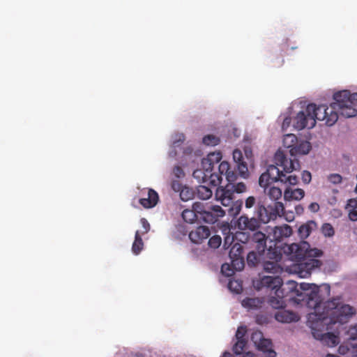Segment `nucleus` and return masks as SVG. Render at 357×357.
<instances>
[{"label": "nucleus", "instance_id": "f257e3e1", "mask_svg": "<svg viewBox=\"0 0 357 357\" xmlns=\"http://www.w3.org/2000/svg\"><path fill=\"white\" fill-rule=\"evenodd\" d=\"M297 283L290 280L286 282L282 288L275 291L276 296H271L268 300L270 305L275 309L284 306L286 301L293 302L298 305H305L308 308L314 310L310 313L309 321H315V328L320 325H326L327 330H332L338 324L343 325L356 314V310L352 306L342 303L340 298H335L326 302L319 295V287L314 284L301 283L300 291L297 289Z\"/></svg>", "mask_w": 357, "mask_h": 357}, {"label": "nucleus", "instance_id": "f03ea898", "mask_svg": "<svg viewBox=\"0 0 357 357\" xmlns=\"http://www.w3.org/2000/svg\"><path fill=\"white\" fill-rule=\"evenodd\" d=\"M284 253L289 259L298 263L300 273L303 270L305 271V275L310 274V271L316 268H319L322 264L319 259L316 257L323 255V252L317 248H310V244L306 241H301L299 243H291L284 248Z\"/></svg>", "mask_w": 357, "mask_h": 357}, {"label": "nucleus", "instance_id": "7ed1b4c3", "mask_svg": "<svg viewBox=\"0 0 357 357\" xmlns=\"http://www.w3.org/2000/svg\"><path fill=\"white\" fill-rule=\"evenodd\" d=\"M267 237L261 231H257L251 236V243L255 248V250L250 251L247 255V263L249 266H256L261 260L268 258L278 261L280 258V252L276 248L274 243L273 248L270 245L268 248L266 245Z\"/></svg>", "mask_w": 357, "mask_h": 357}, {"label": "nucleus", "instance_id": "20e7f679", "mask_svg": "<svg viewBox=\"0 0 357 357\" xmlns=\"http://www.w3.org/2000/svg\"><path fill=\"white\" fill-rule=\"evenodd\" d=\"M274 162L275 164L282 168V170H280L282 174L280 175V178L279 181L292 185H296L298 183V177L295 175L287 176L286 174L300 169L298 160L296 158L288 159L282 151L278 150L274 155Z\"/></svg>", "mask_w": 357, "mask_h": 357}, {"label": "nucleus", "instance_id": "39448f33", "mask_svg": "<svg viewBox=\"0 0 357 357\" xmlns=\"http://www.w3.org/2000/svg\"><path fill=\"white\" fill-rule=\"evenodd\" d=\"M333 99L335 102L333 107L338 108L341 116L351 118L357 114V93H351L348 90H343L335 93Z\"/></svg>", "mask_w": 357, "mask_h": 357}, {"label": "nucleus", "instance_id": "423d86ee", "mask_svg": "<svg viewBox=\"0 0 357 357\" xmlns=\"http://www.w3.org/2000/svg\"><path fill=\"white\" fill-rule=\"evenodd\" d=\"M335 101L331 104L330 112L329 108L325 105H321L317 106L314 103L307 105V112L311 113L312 117L316 121H325L326 124L328 126L334 125L338 119V114H340L338 108H334L333 105Z\"/></svg>", "mask_w": 357, "mask_h": 357}, {"label": "nucleus", "instance_id": "0eeeda50", "mask_svg": "<svg viewBox=\"0 0 357 357\" xmlns=\"http://www.w3.org/2000/svg\"><path fill=\"white\" fill-rule=\"evenodd\" d=\"M233 160L238 171V174L243 178H247L249 176L248 164L253 163V155L250 147H245L244 155L239 149H235L233 151Z\"/></svg>", "mask_w": 357, "mask_h": 357}, {"label": "nucleus", "instance_id": "6e6552de", "mask_svg": "<svg viewBox=\"0 0 357 357\" xmlns=\"http://www.w3.org/2000/svg\"><path fill=\"white\" fill-rule=\"evenodd\" d=\"M284 211V204L280 202H275L273 206L268 205L266 207L258 205L256 212L260 223H268L272 220H275L278 216H282Z\"/></svg>", "mask_w": 357, "mask_h": 357}, {"label": "nucleus", "instance_id": "1a4fd4ad", "mask_svg": "<svg viewBox=\"0 0 357 357\" xmlns=\"http://www.w3.org/2000/svg\"><path fill=\"white\" fill-rule=\"evenodd\" d=\"M283 143L285 146L289 149V153L291 156L306 155L312 148L310 143L307 141L298 142L297 137L294 134L286 135Z\"/></svg>", "mask_w": 357, "mask_h": 357}, {"label": "nucleus", "instance_id": "9d476101", "mask_svg": "<svg viewBox=\"0 0 357 357\" xmlns=\"http://www.w3.org/2000/svg\"><path fill=\"white\" fill-rule=\"evenodd\" d=\"M276 164L268 165L266 171L259 176V184L264 191L270 184L279 181L282 173Z\"/></svg>", "mask_w": 357, "mask_h": 357}, {"label": "nucleus", "instance_id": "9b49d317", "mask_svg": "<svg viewBox=\"0 0 357 357\" xmlns=\"http://www.w3.org/2000/svg\"><path fill=\"white\" fill-rule=\"evenodd\" d=\"M310 112H307V106L304 111L299 112L294 120V127L298 130L311 129L315 126V121Z\"/></svg>", "mask_w": 357, "mask_h": 357}, {"label": "nucleus", "instance_id": "f8f14e48", "mask_svg": "<svg viewBox=\"0 0 357 357\" xmlns=\"http://www.w3.org/2000/svg\"><path fill=\"white\" fill-rule=\"evenodd\" d=\"M232 183H229L225 187H218L215 192V197L221 204L227 206L231 204L234 196V190Z\"/></svg>", "mask_w": 357, "mask_h": 357}, {"label": "nucleus", "instance_id": "ddd939ff", "mask_svg": "<svg viewBox=\"0 0 357 357\" xmlns=\"http://www.w3.org/2000/svg\"><path fill=\"white\" fill-rule=\"evenodd\" d=\"M225 215V211L221 206L218 205L207 206L206 211H204L203 216H200L205 222L213 224L216 222L219 218H222Z\"/></svg>", "mask_w": 357, "mask_h": 357}, {"label": "nucleus", "instance_id": "4468645a", "mask_svg": "<svg viewBox=\"0 0 357 357\" xmlns=\"http://www.w3.org/2000/svg\"><path fill=\"white\" fill-rule=\"evenodd\" d=\"M254 285L258 290L266 287L276 291L277 289L282 288L284 284L279 277L263 276L259 280L255 282Z\"/></svg>", "mask_w": 357, "mask_h": 357}, {"label": "nucleus", "instance_id": "2eb2a0df", "mask_svg": "<svg viewBox=\"0 0 357 357\" xmlns=\"http://www.w3.org/2000/svg\"><path fill=\"white\" fill-rule=\"evenodd\" d=\"M338 352L341 355H350L351 357H357V336H350L343 342L338 348Z\"/></svg>", "mask_w": 357, "mask_h": 357}, {"label": "nucleus", "instance_id": "dca6fc26", "mask_svg": "<svg viewBox=\"0 0 357 357\" xmlns=\"http://www.w3.org/2000/svg\"><path fill=\"white\" fill-rule=\"evenodd\" d=\"M261 223L256 218H249L242 215L237 220L238 228L241 230L255 231L260 227Z\"/></svg>", "mask_w": 357, "mask_h": 357}, {"label": "nucleus", "instance_id": "f3484780", "mask_svg": "<svg viewBox=\"0 0 357 357\" xmlns=\"http://www.w3.org/2000/svg\"><path fill=\"white\" fill-rule=\"evenodd\" d=\"M237 167L235 166L234 169H231L229 163L227 161H222L218 166L219 174L225 176L226 180L229 183H233L236 181L238 174V172L236 171Z\"/></svg>", "mask_w": 357, "mask_h": 357}, {"label": "nucleus", "instance_id": "a211bd4d", "mask_svg": "<svg viewBox=\"0 0 357 357\" xmlns=\"http://www.w3.org/2000/svg\"><path fill=\"white\" fill-rule=\"evenodd\" d=\"M211 235V231L206 226H199L189 234V238L194 243H202Z\"/></svg>", "mask_w": 357, "mask_h": 357}, {"label": "nucleus", "instance_id": "6ab92c4d", "mask_svg": "<svg viewBox=\"0 0 357 357\" xmlns=\"http://www.w3.org/2000/svg\"><path fill=\"white\" fill-rule=\"evenodd\" d=\"M255 344L257 349L263 352L266 357H275L276 352L273 349V344L270 339L261 336L258 342L255 341Z\"/></svg>", "mask_w": 357, "mask_h": 357}, {"label": "nucleus", "instance_id": "aec40b11", "mask_svg": "<svg viewBox=\"0 0 357 357\" xmlns=\"http://www.w3.org/2000/svg\"><path fill=\"white\" fill-rule=\"evenodd\" d=\"M292 234V229L288 225L275 227L273 229V240L275 242H280L284 238L290 236Z\"/></svg>", "mask_w": 357, "mask_h": 357}, {"label": "nucleus", "instance_id": "412c9836", "mask_svg": "<svg viewBox=\"0 0 357 357\" xmlns=\"http://www.w3.org/2000/svg\"><path fill=\"white\" fill-rule=\"evenodd\" d=\"M275 318L277 321L282 323H290L293 321H297L300 319L298 314L284 309L278 311L275 314Z\"/></svg>", "mask_w": 357, "mask_h": 357}, {"label": "nucleus", "instance_id": "4be33fe9", "mask_svg": "<svg viewBox=\"0 0 357 357\" xmlns=\"http://www.w3.org/2000/svg\"><path fill=\"white\" fill-rule=\"evenodd\" d=\"M305 196V191L301 188L287 187L284 191V199L286 201H299Z\"/></svg>", "mask_w": 357, "mask_h": 357}, {"label": "nucleus", "instance_id": "5701e85b", "mask_svg": "<svg viewBox=\"0 0 357 357\" xmlns=\"http://www.w3.org/2000/svg\"><path fill=\"white\" fill-rule=\"evenodd\" d=\"M158 194L153 189H149L148 197L139 199V203L144 208H151L154 207L158 202Z\"/></svg>", "mask_w": 357, "mask_h": 357}, {"label": "nucleus", "instance_id": "b1692460", "mask_svg": "<svg viewBox=\"0 0 357 357\" xmlns=\"http://www.w3.org/2000/svg\"><path fill=\"white\" fill-rule=\"evenodd\" d=\"M316 340H319L321 344L328 347H334L337 346L340 342V336H313Z\"/></svg>", "mask_w": 357, "mask_h": 357}, {"label": "nucleus", "instance_id": "393cba45", "mask_svg": "<svg viewBox=\"0 0 357 357\" xmlns=\"http://www.w3.org/2000/svg\"><path fill=\"white\" fill-rule=\"evenodd\" d=\"M262 301L259 298L247 297L241 301L243 307L250 310H256L261 306Z\"/></svg>", "mask_w": 357, "mask_h": 357}, {"label": "nucleus", "instance_id": "a878e982", "mask_svg": "<svg viewBox=\"0 0 357 357\" xmlns=\"http://www.w3.org/2000/svg\"><path fill=\"white\" fill-rule=\"evenodd\" d=\"M222 232L225 235L223 247L225 249H228L233 245L232 244L236 240L235 234L231 232L229 225L223 227Z\"/></svg>", "mask_w": 357, "mask_h": 357}, {"label": "nucleus", "instance_id": "bb28decb", "mask_svg": "<svg viewBox=\"0 0 357 357\" xmlns=\"http://www.w3.org/2000/svg\"><path fill=\"white\" fill-rule=\"evenodd\" d=\"M316 225L314 221L307 222L298 228V235L302 239L307 238L312 231L313 227Z\"/></svg>", "mask_w": 357, "mask_h": 357}, {"label": "nucleus", "instance_id": "cd10ccee", "mask_svg": "<svg viewBox=\"0 0 357 357\" xmlns=\"http://www.w3.org/2000/svg\"><path fill=\"white\" fill-rule=\"evenodd\" d=\"M197 196L199 199L206 200L210 199L213 195L211 189L205 185H199L197 188Z\"/></svg>", "mask_w": 357, "mask_h": 357}, {"label": "nucleus", "instance_id": "c85d7f7f", "mask_svg": "<svg viewBox=\"0 0 357 357\" xmlns=\"http://www.w3.org/2000/svg\"><path fill=\"white\" fill-rule=\"evenodd\" d=\"M144 248V243L139 231L135 232V241L132 243V251L135 255H138Z\"/></svg>", "mask_w": 357, "mask_h": 357}, {"label": "nucleus", "instance_id": "c756f323", "mask_svg": "<svg viewBox=\"0 0 357 357\" xmlns=\"http://www.w3.org/2000/svg\"><path fill=\"white\" fill-rule=\"evenodd\" d=\"M237 341L233 347L234 352L238 355L241 354L247 345V340L244 338L245 336H236Z\"/></svg>", "mask_w": 357, "mask_h": 357}, {"label": "nucleus", "instance_id": "7c9ffc66", "mask_svg": "<svg viewBox=\"0 0 357 357\" xmlns=\"http://www.w3.org/2000/svg\"><path fill=\"white\" fill-rule=\"evenodd\" d=\"M264 192L270 199L274 201H277L280 199L282 195L281 189L275 186L270 188L268 187Z\"/></svg>", "mask_w": 357, "mask_h": 357}, {"label": "nucleus", "instance_id": "2f4dec72", "mask_svg": "<svg viewBox=\"0 0 357 357\" xmlns=\"http://www.w3.org/2000/svg\"><path fill=\"white\" fill-rule=\"evenodd\" d=\"M229 258H236L243 256V248L238 243H234L229 252Z\"/></svg>", "mask_w": 357, "mask_h": 357}, {"label": "nucleus", "instance_id": "473e14b6", "mask_svg": "<svg viewBox=\"0 0 357 357\" xmlns=\"http://www.w3.org/2000/svg\"><path fill=\"white\" fill-rule=\"evenodd\" d=\"M181 215L183 220L188 223H192L198 218V215L192 209H185Z\"/></svg>", "mask_w": 357, "mask_h": 357}, {"label": "nucleus", "instance_id": "72a5a7b5", "mask_svg": "<svg viewBox=\"0 0 357 357\" xmlns=\"http://www.w3.org/2000/svg\"><path fill=\"white\" fill-rule=\"evenodd\" d=\"M195 192L194 190L187 186H184V188L180 192V197L184 201L187 202L194 197Z\"/></svg>", "mask_w": 357, "mask_h": 357}, {"label": "nucleus", "instance_id": "f704fd0d", "mask_svg": "<svg viewBox=\"0 0 357 357\" xmlns=\"http://www.w3.org/2000/svg\"><path fill=\"white\" fill-rule=\"evenodd\" d=\"M231 266L232 268L235 271H241L243 269L245 266L244 257H240L236 258H231Z\"/></svg>", "mask_w": 357, "mask_h": 357}, {"label": "nucleus", "instance_id": "c9c22d12", "mask_svg": "<svg viewBox=\"0 0 357 357\" xmlns=\"http://www.w3.org/2000/svg\"><path fill=\"white\" fill-rule=\"evenodd\" d=\"M202 142L207 146H216L220 142V139L215 135H207L203 137Z\"/></svg>", "mask_w": 357, "mask_h": 357}, {"label": "nucleus", "instance_id": "e433bc0d", "mask_svg": "<svg viewBox=\"0 0 357 357\" xmlns=\"http://www.w3.org/2000/svg\"><path fill=\"white\" fill-rule=\"evenodd\" d=\"M192 176L199 182L202 181L204 183L208 181V175H206V172L203 169H197L195 170L192 173Z\"/></svg>", "mask_w": 357, "mask_h": 357}, {"label": "nucleus", "instance_id": "4c0bfd02", "mask_svg": "<svg viewBox=\"0 0 357 357\" xmlns=\"http://www.w3.org/2000/svg\"><path fill=\"white\" fill-rule=\"evenodd\" d=\"M222 177L220 174L210 172L208 176V181L212 186H217L220 184Z\"/></svg>", "mask_w": 357, "mask_h": 357}, {"label": "nucleus", "instance_id": "58836bf2", "mask_svg": "<svg viewBox=\"0 0 357 357\" xmlns=\"http://www.w3.org/2000/svg\"><path fill=\"white\" fill-rule=\"evenodd\" d=\"M321 231L324 236L332 237L335 234L333 226L329 223H324L321 227Z\"/></svg>", "mask_w": 357, "mask_h": 357}, {"label": "nucleus", "instance_id": "ea45409f", "mask_svg": "<svg viewBox=\"0 0 357 357\" xmlns=\"http://www.w3.org/2000/svg\"><path fill=\"white\" fill-rule=\"evenodd\" d=\"M221 243H222L221 237L218 235H215L209 238L208 244L210 248L215 249V248H219Z\"/></svg>", "mask_w": 357, "mask_h": 357}, {"label": "nucleus", "instance_id": "a19ab883", "mask_svg": "<svg viewBox=\"0 0 357 357\" xmlns=\"http://www.w3.org/2000/svg\"><path fill=\"white\" fill-rule=\"evenodd\" d=\"M229 289L236 293L239 294L242 291V285L238 280H230L228 284Z\"/></svg>", "mask_w": 357, "mask_h": 357}, {"label": "nucleus", "instance_id": "79ce46f5", "mask_svg": "<svg viewBox=\"0 0 357 357\" xmlns=\"http://www.w3.org/2000/svg\"><path fill=\"white\" fill-rule=\"evenodd\" d=\"M206 158L213 165L218 163L222 159V153L220 151L212 152L208 154Z\"/></svg>", "mask_w": 357, "mask_h": 357}, {"label": "nucleus", "instance_id": "37998d69", "mask_svg": "<svg viewBox=\"0 0 357 357\" xmlns=\"http://www.w3.org/2000/svg\"><path fill=\"white\" fill-rule=\"evenodd\" d=\"M202 169L206 172V175H208L213 169L214 165L211 162L208 158H204L202 160Z\"/></svg>", "mask_w": 357, "mask_h": 357}, {"label": "nucleus", "instance_id": "c03bdc74", "mask_svg": "<svg viewBox=\"0 0 357 357\" xmlns=\"http://www.w3.org/2000/svg\"><path fill=\"white\" fill-rule=\"evenodd\" d=\"M207 206H204L201 202H195L192 204V210L195 211V214L199 213L200 216H203L204 211H206Z\"/></svg>", "mask_w": 357, "mask_h": 357}, {"label": "nucleus", "instance_id": "a18cd8bd", "mask_svg": "<svg viewBox=\"0 0 357 357\" xmlns=\"http://www.w3.org/2000/svg\"><path fill=\"white\" fill-rule=\"evenodd\" d=\"M185 141V135L183 133L176 134L172 141L173 148H177L181 146Z\"/></svg>", "mask_w": 357, "mask_h": 357}, {"label": "nucleus", "instance_id": "49530a36", "mask_svg": "<svg viewBox=\"0 0 357 357\" xmlns=\"http://www.w3.org/2000/svg\"><path fill=\"white\" fill-rule=\"evenodd\" d=\"M328 181L335 185L340 184L342 181V177L339 174H331L327 177Z\"/></svg>", "mask_w": 357, "mask_h": 357}, {"label": "nucleus", "instance_id": "de8ad7c7", "mask_svg": "<svg viewBox=\"0 0 357 357\" xmlns=\"http://www.w3.org/2000/svg\"><path fill=\"white\" fill-rule=\"evenodd\" d=\"M235 238L236 240L243 243H245L250 238L248 234L243 231H238L235 234Z\"/></svg>", "mask_w": 357, "mask_h": 357}, {"label": "nucleus", "instance_id": "09e8293b", "mask_svg": "<svg viewBox=\"0 0 357 357\" xmlns=\"http://www.w3.org/2000/svg\"><path fill=\"white\" fill-rule=\"evenodd\" d=\"M232 185L234 186L233 190L236 193H243L247 190V187L243 182H239L236 184L232 183Z\"/></svg>", "mask_w": 357, "mask_h": 357}, {"label": "nucleus", "instance_id": "8fccbe9b", "mask_svg": "<svg viewBox=\"0 0 357 357\" xmlns=\"http://www.w3.org/2000/svg\"><path fill=\"white\" fill-rule=\"evenodd\" d=\"M173 174L175 177L181 178L185 176V172L180 166H175L173 169Z\"/></svg>", "mask_w": 357, "mask_h": 357}, {"label": "nucleus", "instance_id": "3c124183", "mask_svg": "<svg viewBox=\"0 0 357 357\" xmlns=\"http://www.w3.org/2000/svg\"><path fill=\"white\" fill-rule=\"evenodd\" d=\"M357 208V197L349 199L347 201V205L345 206V209H356Z\"/></svg>", "mask_w": 357, "mask_h": 357}, {"label": "nucleus", "instance_id": "603ef678", "mask_svg": "<svg viewBox=\"0 0 357 357\" xmlns=\"http://www.w3.org/2000/svg\"><path fill=\"white\" fill-rule=\"evenodd\" d=\"M222 272L227 276H230L234 274V269L230 268V266L228 264H225L222 266Z\"/></svg>", "mask_w": 357, "mask_h": 357}, {"label": "nucleus", "instance_id": "864d4df0", "mask_svg": "<svg viewBox=\"0 0 357 357\" xmlns=\"http://www.w3.org/2000/svg\"><path fill=\"white\" fill-rule=\"evenodd\" d=\"M256 203V199L253 196H250L245 199V206L247 208H250Z\"/></svg>", "mask_w": 357, "mask_h": 357}, {"label": "nucleus", "instance_id": "5fc2aeb1", "mask_svg": "<svg viewBox=\"0 0 357 357\" xmlns=\"http://www.w3.org/2000/svg\"><path fill=\"white\" fill-rule=\"evenodd\" d=\"M184 186L178 181H173L172 182V188L175 192H181Z\"/></svg>", "mask_w": 357, "mask_h": 357}, {"label": "nucleus", "instance_id": "6e6d98bb", "mask_svg": "<svg viewBox=\"0 0 357 357\" xmlns=\"http://www.w3.org/2000/svg\"><path fill=\"white\" fill-rule=\"evenodd\" d=\"M348 217L351 221H357V210L356 209H348Z\"/></svg>", "mask_w": 357, "mask_h": 357}, {"label": "nucleus", "instance_id": "4d7b16f0", "mask_svg": "<svg viewBox=\"0 0 357 357\" xmlns=\"http://www.w3.org/2000/svg\"><path fill=\"white\" fill-rule=\"evenodd\" d=\"M312 176L310 172L303 171L302 173V180L305 183H309L311 181Z\"/></svg>", "mask_w": 357, "mask_h": 357}, {"label": "nucleus", "instance_id": "13d9d810", "mask_svg": "<svg viewBox=\"0 0 357 357\" xmlns=\"http://www.w3.org/2000/svg\"><path fill=\"white\" fill-rule=\"evenodd\" d=\"M140 221L144 229V231L142 232V234L147 233L150 229V225L149 222L145 218H142Z\"/></svg>", "mask_w": 357, "mask_h": 357}, {"label": "nucleus", "instance_id": "bf43d9fd", "mask_svg": "<svg viewBox=\"0 0 357 357\" xmlns=\"http://www.w3.org/2000/svg\"><path fill=\"white\" fill-rule=\"evenodd\" d=\"M308 208L310 211L315 213L319 210V205L317 202H312L309 205Z\"/></svg>", "mask_w": 357, "mask_h": 357}, {"label": "nucleus", "instance_id": "052dcab7", "mask_svg": "<svg viewBox=\"0 0 357 357\" xmlns=\"http://www.w3.org/2000/svg\"><path fill=\"white\" fill-rule=\"evenodd\" d=\"M346 335H357V324L351 326L346 332Z\"/></svg>", "mask_w": 357, "mask_h": 357}, {"label": "nucleus", "instance_id": "680f3d73", "mask_svg": "<svg viewBox=\"0 0 357 357\" xmlns=\"http://www.w3.org/2000/svg\"><path fill=\"white\" fill-rule=\"evenodd\" d=\"M256 321L259 324H262L266 322V317H264L263 315H257Z\"/></svg>", "mask_w": 357, "mask_h": 357}, {"label": "nucleus", "instance_id": "e2e57ef3", "mask_svg": "<svg viewBox=\"0 0 357 357\" xmlns=\"http://www.w3.org/2000/svg\"><path fill=\"white\" fill-rule=\"evenodd\" d=\"M242 205H243V202L241 200L237 201L235 203L236 213H238L240 212Z\"/></svg>", "mask_w": 357, "mask_h": 357}, {"label": "nucleus", "instance_id": "0e129e2a", "mask_svg": "<svg viewBox=\"0 0 357 357\" xmlns=\"http://www.w3.org/2000/svg\"><path fill=\"white\" fill-rule=\"evenodd\" d=\"M245 332H246V327L245 326H241V327L238 328L235 335H245L244 333Z\"/></svg>", "mask_w": 357, "mask_h": 357}, {"label": "nucleus", "instance_id": "69168bd1", "mask_svg": "<svg viewBox=\"0 0 357 357\" xmlns=\"http://www.w3.org/2000/svg\"><path fill=\"white\" fill-rule=\"evenodd\" d=\"M295 210L298 214H301L303 212L304 208L301 205H298L295 207Z\"/></svg>", "mask_w": 357, "mask_h": 357}, {"label": "nucleus", "instance_id": "338daca9", "mask_svg": "<svg viewBox=\"0 0 357 357\" xmlns=\"http://www.w3.org/2000/svg\"><path fill=\"white\" fill-rule=\"evenodd\" d=\"M274 266H275V264L273 263L268 262L265 264L264 268H265V270L268 271L269 269H273Z\"/></svg>", "mask_w": 357, "mask_h": 357}, {"label": "nucleus", "instance_id": "774afa93", "mask_svg": "<svg viewBox=\"0 0 357 357\" xmlns=\"http://www.w3.org/2000/svg\"><path fill=\"white\" fill-rule=\"evenodd\" d=\"M169 155L170 157H175L177 155L176 148H173V146H172V150L169 151Z\"/></svg>", "mask_w": 357, "mask_h": 357}]
</instances>
